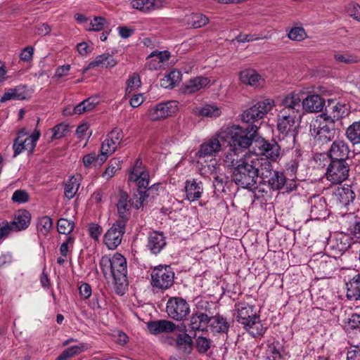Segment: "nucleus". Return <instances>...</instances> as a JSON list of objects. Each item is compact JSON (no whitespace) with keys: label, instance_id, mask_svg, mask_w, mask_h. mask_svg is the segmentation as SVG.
<instances>
[{"label":"nucleus","instance_id":"f257e3e1","mask_svg":"<svg viewBox=\"0 0 360 360\" xmlns=\"http://www.w3.org/2000/svg\"><path fill=\"white\" fill-rule=\"evenodd\" d=\"M302 117L295 115L279 112L277 115V129L278 131V142L274 140L267 141L264 139L255 142L259 148L257 153L264 154L265 157L276 161L280 156L281 148L289 150L293 148L298 134L297 125Z\"/></svg>","mask_w":360,"mask_h":360},{"label":"nucleus","instance_id":"f03ea898","mask_svg":"<svg viewBox=\"0 0 360 360\" xmlns=\"http://www.w3.org/2000/svg\"><path fill=\"white\" fill-rule=\"evenodd\" d=\"M262 155H250L232 171V181L238 186L255 191L258 177H266L270 169L269 160Z\"/></svg>","mask_w":360,"mask_h":360},{"label":"nucleus","instance_id":"7ed1b4c3","mask_svg":"<svg viewBox=\"0 0 360 360\" xmlns=\"http://www.w3.org/2000/svg\"><path fill=\"white\" fill-rule=\"evenodd\" d=\"M259 127L251 124L247 127H243L238 124H233L226 128H221L219 131V136L223 141H229L231 147L237 148L245 151V149L252 146V155L264 154L257 153L259 148L255 146V142L262 138H257Z\"/></svg>","mask_w":360,"mask_h":360},{"label":"nucleus","instance_id":"20e7f679","mask_svg":"<svg viewBox=\"0 0 360 360\" xmlns=\"http://www.w3.org/2000/svg\"><path fill=\"white\" fill-rule=\"evenodd\" d=\"M104 277L112 276L117 290L122 294V288L127 285V266L126 258L120 253L116 252L112 257L103 256L99 262Z\"/></svg>","mask_w":360,"mask_h":360},{"label":"nucleus","instance_id":"39448f33","mask_svg":"<svg viewBox=\"0 0 360 360\" xmlns=\"http://www.w3.org/2000/svg\"><path fill=\"white\" fill-rule=\"evenodd\" d=\"M233 315L236 321L243 325L252 337L262 336L264 334L266 328L257 314L255 306L245 302L236 303Z\"/></svg>","mask_w":360,"mask_h":360},{"label":"nucleus","instance_id":"423d86ee","mask_svg":"<svg viewBox=\"0 0 360 360\" xmlns=\"http://www.w3.org/2000/svg\"><path fill=\"white\" fill-rule=\"evenodd\" d=\"M175 274L169 265L155 266L150 274V285L154 292H163L170 288L174 281Z\"/></svg>","mask_w":360,"mask_h":360},{"label":"nucleus","instance_id":"0eeeda50","mask_svg":"<svg viewBox=\"0 0 360 360\" xmlns=\"http://www.w3.org/2000/svg\"><path fill=\"white\" fill-rule=\"evenodd\" d=\"M309 128L311 135L319 143H328L335 136V124L320 115L311 120Z\"/></svg>","mask_w":360,"mask_h":360},{"label":"nucleus","instance_id":"6e6552de","mask_svg":"<svg viewBox=\"0 0 360 360\" xmlns=\"http://www.w3.org/2000/svg\"><path fill=\"white\" fill-rule=\"evenodd\" d=\"M40 136L41 134L39 130H34L32 134L27 136L25 129H20L13 141V157L18 156L25 150L28 152L29 155L32 154Z\"/></svg>","mask_w":360,"mask_h":360},{"label":"nucleus","instance_id":"1a4fd4ad","mask_svg":"<svg viewBox=\"0 0 360 360\" xmlns=\"http://www.w3.org/2000/svg\"><path fill=\"white\" fill-rule=\"evenodd\" d=\"M274 106V101L270 98H261L254 105L244 110L241 120L246 123H255L262 119Z\"/></svg>","mask_w":360,"mask_h":360},{"label":"nucleus","instance_id":"9d476101","mask_svg":"<svg viewBox=\"0 0 360 360\" xmlns=\"http://www.w3.org/2000/svg\"><path fill=\"white\" fill-rule=\"evenodd\" d=\"M168 316L176 321H184L191 312L190 306L187 301L182 297H170L166 306Z\"/></svg>","mask_w":360,"mask_h":360},{"label":"nucleus","instance_id":"9b49d317","mask_svg":"<svg viewBox=\"0 0 360 360\" xmlns=\"http://www.w3.org/2000/svg\"><path fill=\"white\" fill-rule=\"evenodd\" d=\"M178 103L175 101L159 103L148 110V117L152 121L164 120L178 111Z\"/></svg>","mask_w":360,"mask_h":360},{"label":"nucleus","instance_id":"f8f14e48","mask_svg":"<svg viewBox=\"0 0 360 360\" xmlns=\"http://www.w3.org/2000/svg\"><path fill=\"white\" fill-rule=\"evenodd\" d=\"M126 223L123 220H117L105 233L103 242L109 250L116 249L122 243Z\"/></svg>","mask_w":360,"mask_h":360},{"label":"nucleus","instance_id":"ddd939ff","mask_svg":"<svg viewBox=\"0 0 360 360\" xmlns=\"http://www.w3.org/2000/svg\"><path fill=\"white\" fill-rule=\"evenodd\" d=\"M349 172L346 161L331 160L327 168L326 178L332 184H340L348 178Z\"/></svg>","mask_w":360,"mask_h":360},{"label":"nucleus","instance_id":"4468645a","mask_svg":"<svg viewBox=\"0 0 360 360\" xmlns=\"http://www.w3.org/2000/svg\"><path fill=\"white\" fill-rule=\"evenodd\" d=\"M223 141L219 136V131L212 138L205 139L199 146V149L196 153V157L198 158H213L221 150V143Z\"/></svg>","mask_w":360,"mask_h":360},{"label":"nucleus","instance_id":"2eb2a0df","mask_svg":"<svg viewBox=\"0 0 360 360\" xmlns=\"http://www.w3.org/2000/svg\"><path fill=\"white\" fill-rule=\"evenodd\" d=\"M282 108L279 112L295 115L302 117V101L298 94L292 92L286 95L281 102Z\"/></svg>","mask_w":360,"mask_h":360},{"label":"nucleus","instance_id":"dca6fc26","mask_svg":"<svg viewBox=\"0 0 360 360\" xmlns=\"http://www.w3.org/2000/svg\"><path fill=\"white\" fill-rule=\"evenodd\" d=\"M309 206V217L312 220L325 219L328 216V211L325 198L314 195L308 200Z\"/></svg>","mask_w":360,"mask_h":360},{"label":"nucleus","instance_id":"f3484780","mask_svg":"<svg viewBox=\"0 0 360 360\" xmlns=\"http://www.w3.org/2000/svg\"><path fill=\"white\" fill-rule=\"evenodd\" d=\"M347 114V108L345 104L333 100H329L325 112L320 115L335 124L336 121L345 117Z\"/></svg>","mask_w":360,"mask_h":360},{"label":"nucleus","instance_id":"a211bd4d","mask_svg":"<svg viewBox=\"0 0 360 360\" xmlns=\"http://www.w3.org/2000/svg\"><path fill=\"white\" fill-rule=\"evenodd\" d=\"M128 179L133 181L139 188H146L149 184L148 172L143 167L142 161L137 160L131 172L129 174Z\"/></svg>","mask_w":360,"mask_h":360},{"label":"nucleus","instance_id":"6ab92c4d","mask_svg":"<svg viewBox=\"0 0 360 360\" xmlns=\"http://www.w3.org/2000/svg\"><path fill=\"white\" fill-rule=\"evenodd\" d=\"M169 0H131L130 6L143 13H150L168 5Z\"/></svg>","mask_w":360,"mask_h":360},{"label":"nucleus","instance_id":"aec40b11","mask_svg":"<svg viewBox=\"0 0 360 360\" xmlns=\"http://www.w3.org/2000/svg\"><path fill=\"white\" fill-rule=\"evenodd\" d=\"M167 245L166 237L163 232L153 231L149 232L146 247L151 254L158 255Z\"/></svg>","mask_w":360,"mask_h":360},{"label":"nucleus","instance_id":"412c9836","mask_svg":"<svg viewBox=\"0 0 360 360\" xmlns=\"http://www.w3.org/2000/svg\"><path fill=\"white\" fill-rule=\"evenodd\" d=\"M328 153L331 160L346 161L349 153V148L345 141L338 139L333 142Z\"/></svg>","mask_w":360,"mask_h":360},{"label":"nucleus","instance_id":"4be33fe9","mask_svg":"<svg viewBox=\"0 0 360 360\" xmlns=\"http://www.w3.org/2000/svg\"><path fill=\"white\" fill-rule=\"evenodd\" d=\"M270 169L268 171L267 176L261 177L264 181H266L270 188L273 190H281L285 186L286 176L281 171H274L273 166L269 162Z\"/></svg>","mask_w":360,"mask_h":360},{"label":"nucleus","instance_id":"5701e85b","mask_svg":"<svg viewBox=\"0 0 360 360\" xmlns=\"http://www.w3.org/2000/svg\"><path fill=\"white\" fill-rule=\"evenodd\" d=\"M244 150H239L235 147H231L228 152L226 153L224 162L226 167H231L233 169L238 165L242 163L243 161L245 160L247 158H250V155H253L252 154H244Z\"/></svg>","mask_w":360,"mask_h":360},{"label":"nucleus","instance_id":"b1692460","mask_svg":"<svg viewBox=\"0 0 360 360\" xmlns=\"http://www.w3.org/2000/svg\"><path fill=\"white\" fill-rule=\"evenodd\" d=\"M211 318L207 314L197 311L192 314L188 325V330L189 332L205 330L207 324L210 322Z\"/></svg>","mask_w":360,"mask_h":360},{"label":"nucleus","instance_id":"393cba45","mask_svg":"<svg viewBox=\"0 0 360 360\" xmlns=\"http://www.w3.org/2000/svg\"><path fill=\"white\" fill-rule=\"evenodd\" d=\"M334 196L340 206L346 207L354 201L356 195L352 186L345 184L336 189Z\"/></svg>","mask_w":360,"mask_h":360},{"label":"nucleus","instance_id":"a878e982","mask_svg":"<svg viewBox=\"0 0 360 360\" xmlns=\"http://www.w3.org/2000/svg\"><path fill=\"white\" fill-rule=\"evenodd\" d=\"M302 105L307 112H319L323 110L325 101L319 95L312 94L303 99Z\"/></svg>","mask_w":360,"mask_h":360},{"label":"nucleus","instance_id":"bb28decb","mask_svg":"<svg viewBox=\"0 0 360 360\" xmlns=\"http://www.w3.org/2000/svg\"><path fill=\"white\" fill-rule=\"evenodd\" d=\"M119 219L127 222L130 215L131 200H129V195L127 192L121 191L119 195V199L117 203Z\"/></svg>","mask_w":360,"mask_h":360},{"label":"nucleus","instance_id":"cd10ccee","mask_svg":"<svg viewBox=\"0 0 360 360\" xmlns=\"http://www.w3.org/2000/svg\"><path fill=\"white\" fill-rule=\"evenodd\" d=\"M266 360H285V349L278 340L268 342L265 350Z\"/></svg>","mask_w":360,"mask_h":360},{"label":"nucleus","instance_id":"c85d7f7f","mask_svg":"<svg viewBox=\"0 0 360 360\" xmlns=\"http://www.w3.org/2000/svg\"><path fill=\"white\" fill-rule=\"evenodd\" d=\"M240 82L251 86H259L263 82V79L257 72L253 69L247 68L239 72Z\"/></svg>","mask_w":360,"mask_h":360},{"label":"nucleus","instance_id":"c756f323","mask_svg":"<svg viewBox=\"0 0 360 360\" xmlns=\"http://www.w3.org/2000/svg\"><path fill=\"white\" fill-rule=\"evenodd\" d=\"M186 199L195 201L201 198L203 193L202 183L195 179L187 180L185 183Z\"/></svg>","mask_w":360,"mask_h":360},{"label":"nucleus","instance_id":"7c9ffc66","mask_svg":"<svg viewBox=\"0 0 360 360\" xmlns=\"http://www.w3.org/2000/svg\"><path fill=\"white\" fill-rule=\"evenodd\" d=\"M208 22V18L199 13H191L190 14H187L182 19V23L184 25L195 29L206 25Z\"/></svg>","mask_w":360,"mask_h":360},{"label":"nucleus","instance_id":"2f4dec72","mask_svg":"<svg viewBox=\"0 0 360 360\" xmlns=\"http://www.w3.org/2000/svg\"><path fill=\"white\" fill-rule=\"evenodd\" d=\"M31 214L25 210H18L14 215L11 222L15 231H20L26 229L30 224Z\"/></svg>","mask_w":360,"mask_h":360},{"label":"nucleus","instance_id":"473e14b6","mask_svg":"<svg viewBox=\"0 0 360 360\" xmlns=\"http://www.w3.org/2000/svg\"><path fill=\"white\" fill-rule=\"evenodd\" d=\"M149 331L154 335L166 332H173L175 328V324L167 320L154 321L148 323Z\"/></svg>","mask_w":360,"mask_h":360},{"label":"nucleus","instance_id":"72a5a7b5","mask_svg":"<svg viewBox=\"0 0 360 360\" xmlns=\"http://www.w3.org/2000/svg\"><path fill=\"white\" fill-rule=\"evenodd\" d=\"M210 83V79L206 77H196L188 81L184 86V92L186 94L195 93L205 87Z\"/></svg>","mask_w":360,"mask_h":360},{"label":"nucleus","instance_id":"f704fd0d","mask_svg":"<svg viewBox=\"0 0 360 360\" xmlns=\"http://www.w3.org/2000/svg\"><path fill=\"white\" fill-rule=\"evenodd\" d=\"M346 285L347 298L350 300H360V274L354 276Z\"/></svg>","mask_w":360,"mask_h":360},{"label":"nucleus","instance_id":"c9c22d12","mask_svg":"<svg viewBox=\"0 0 360 360\" xmlns=\"http://www.w3.org/2000/svg\"><path fill=\"white\" fill-rule=\"evenodd\" d=\"M117 61L110 54H102L98 56L93 61L89 63L90 68L104 67L105 68L115 67Z\"/></svg>","mask_w":360,"mask_h":360},{"label":"nucleus","instance_id":"e433bc0d","mask_svg":"<svg viewBox=\"0 0 360 360\" xmlns=\"http://www.w3.org/2000/svg\"><path fill=\"white\" fill-rule=\"evenodd\" d=\"M210 327L213 332L219 333H226L229 329V323L226 319L220 315L210 317Z\"/></svg>","mask_w":360,"mask_h":360},{"label":"nucleus","instance_id":"4c0bfd02","mask_svg":"<svg viewBox=\"0 0 360 360\" xmlns=\"http://www.w3.org/2000/svg\"><path fill=\"white\" fill-rule=\"evenodd\" d=\"M53 226V221L48 216H42L38 218L37 221V231L39 238L46 237Z\"/></svg>","mask_w":360,"mask_h":360},{"label":"nucleus","instance_id":"58836bf2","mask_svg":"<svg viewBox=\"0 0 360 360\" xmlns=\"http://www.w3.org/2000/svg\"><path fill=\"white\" fill-rule=\"evenodd\" d=\"M79 181V177L72 176L65 183L64 194L67 198L72 199L75 197L80 186Z\"/></svg>","mask_w":360,"mask_h":360},{"label":"nucleus","instance_id":"ea45409f","mask_svg":"<svg viewBox=\"0 0 360 360\" xmlns=\"http://www.w3.org/2000/svg\"><path fill=\"white\" fill-rule=\"evenodd\" d=\"M347 139L353 144H360V120L350 124L345 131Z\"/></svg>","mask_w":360,"mask_h":360},{"label":"nucleus","instance_id":"a19ab883","mask_svg":"<svg viewBox=\"0 0 360 360\" xmlns=\"http://www.w3.org/2000/svg\"><path fill=\"white\" fill-rule=\"evenodd\" d=\"M181 77V74L179 71L172 70L160 79V86L165 89H172L175 86L176 82L180 81Z\"/></svg>","mask_w":360,"mask_h":360},{"label":"nucleus","instance_id":"79ce46f5","mask_svg":"<svg viewBox=\"0 0 360 360\" xmlns=\"http://www.w3.org/2000/svg\"><path fill=\"white\" fill-rule=\"evenodd\" d=\"M176 346L179 349L184 352H190L193 347L192 338L187 333L179 334L176 340Z\"/></svg>","mask_w":360,"mask_h":360},{"label":"nucleus","instance_id":"37998d69","mask_svg":"<svg viewBox=\"0 0 360 360\" xmlns=\"http://www.w3.org/2000/svg\"><path fill=\"white\" fill-rule=\"evenodd\" d=\"M117 146L115 142L110 141L108 139H105L101 147L100 160L101 162H104L108 157L112 155L117 149Z\"/></svg>","mask_w":360,"mask_h":360},{"label":"nucleus","instance_id":"c03bdc74","mask_svg":"<svg viewBox=\"0 0 360 360\" xmlns=\"http://www.w3.org/2000/svg\"><path fill=\"white\" fill-rule=\"evenodd\" d=\"M25 98L24 93L20 89H10L2 95L0 102L5 103L11 100H23Z\"/></svg>","mask_w":360,"mask_h":360},{"label":"nucleus","instance_id":"a18cd8bd","mask_svg":"<svg viewBox=\"0 0 360 360\" xmlns=\"http://www.w3.org/2000/svg\"><path fill=\"white\" fill-rule=\"evenodd\" d=\"M106 23V20L103 17L96 16L93 20L89 21L86 25H84V28L88 31L98 32L104 28Z\"/></svg>","mask_w":360,"mask_h":360},{"label":"nucleus","instance_id":"49530a36","mask_svg":"<svg viewBox=\"0 0 360 360\" xmlns=\"http://www.w3.org/2000/svg\"><path fill=\"white\" fill-rule=\"evenodd\" d=\"M75 223L67 219L60 218L57 222V229L59 233L68 235L74 229Z\"/></svg>","mask_w":360,"mask_h":360},{"label":"nucleus","instance_id":"de8ad7c7","mask_svg":"<svg viewBox=\"0 0 360 360\" xmlns=\"http://www.w3.org/2000/svg\"><path fill=\"white\" fill-rule=\"evenodd\" d=\"M212 346L211 339L204 336H198L195 340V347L200 354H205Z\"/></svg>","mask_w":360,"mask_h":360},{"label":"nucleus","instance_id":"09e8293b","mask_svg":"<svg viewBox=\"0 0 360 360\" xmlns=\"http://www.w3.org/2000/svg\"><path fill=\"white\" fill-rule=\"evenodd\" d=\"M334 58L338 63L346 64H352L360 61L359 56L348 53H337L334 55Z\"/></svg>","mask_w":360,"mask_h":360},{"label":"nucleus","instance_id":"8fccbe9b","mask_svg":"<svg viewBox=\"0 0 360 360\" xmlns=\"http://www.w3.org/2000/svg\"><path fill=\"white\" fill-rule=\"evenodd\" d=\"M141 82L140 76L137 73H133L129 77L127 81L126 94H130L141 86Z\"/></svg>","mask_w":360,"mask_h":360},{"label":"nucleus","instance_id":"3c124183","mask_svg":"<svg viewBox=\"0 0 360 360\" xmlns=\"http://www.w3.org/2000/svg\"><path fill=\"white\" fill-rule=\"evenodd\" d=\"M200 115L208 117H217L221 115V110L216 105H205L200 110Z\"/></svg>","mask_w":360,"mask_h":360},{"label":"nucleus","instance_id":"603ef678","mask_svg":"<svg viewBox=\"0 0 360 360\" xmlns=\"http://www.w3.org/2000/svg\"><path fill=\"white\" fill-rule=\"evenodd\" d=\"M288 37L292 41H301L307 37V33L303 27H295L290 30Z\"/></svg>","mask_w":360,"mask_h":360},{"label":"nucleus","instance_id":"864d4df0","mask_svg":"<svg viewBox=\"0 0 360 360\" xmlns=\"http://www.w3.org/2000/svg\"><path fill=\"white\" fill-rule=\"evenodd\" d=\"M99 158L100 155H96L95 153L86 154L82 158L83 164L86 168H90L96 165H101L103 162H101Z\"/></svg>","mask_w":360,"mask_h":360},{"label":"nucleus","instance_id":"5fc2aeb1","mask_svg":"<svg viewBox=\"0 0 360 360\" xmlns=\"http://www.w3.org/2000/svg\"><path fill=\"white\" fill-rule=\"evenodd\" d=\"M347 219H354V224L349 229L350 234L352 238L355 240L356 242L360 243V221L356 220V217L353 214L349 213L346 215Z\"/></svg>","mask_w":360,"mask_h":360},{"label":"nucleus","instance_id":"6e6d98bb","mask_svg":"<svg viewBox=\"0 0 360 360\" xmlns=\"http://www.w3.org/2000/svg\"><path fill=\"white\" fill-rule=\"evenodd\" d=\"M170 58V53L168 51H153L148 57V59L151 58V62L158 63H164L168 60Z\"/></svg>","mask_w":360,"mask_h":360},{"label":"nucleus","instance_id":"4d7b16f0","mask_svg":"<svg viewBox=\"0 0 360 360\" xmlns=\"http://www.w3.org/2000/svg\"><path fill=\"white\" fill-rule=\"evenodd\" d=\"M51 139H60L64 137L68 131V125L61 123L55 126L53 129Z\"/></svg>","mask_w":360,"mask_h":360},{"label":"nucleus","instance_id":"13d9d810","mask_svg":"<svg viewBox=\"0 0 360 360\" xmlns=\"http://www.w3.org/2000/svg\"><path fill=\"white\" fill-rule=\"evenodd\" d=\"M345 327L347 330H357L360 331V314H352L348 319Z\"/></svg>","mask_w":360,"mask_h":360},{"label":"nucleus","instance_id":"bf43d9fd","mask_svg":"<svg viewBox=\"0 0 360 360\" xmlns=\"http://www.w3.org/2000/svg\"><path fill=\"white\" fill-rule=\"evenodd\" d=\"M124 137L123 131L118 127L114 128L108 135L107 139L110 141L115 142V145L118 146Z\"/></svg>","mask_w":360,"mask_h":360},{"label":"nucleus","instance_id":"052dcab7","mask_svg":"<svg viewBox=\"0 0 360 360\" xmlns=\"http://www.w3.org/2000/svg\"><path fill=\"white\" fill-rule=\"evenodd\" d=\"M12 200L17 203H25L29 200V195L24 190H17L12 195Z\"/></svg>","mask_w":360,"mask_h":360},{"label":"nucleus","instance_id":"680f3d73","mask_svg":"<svg viewBox=\"0 0 360 360\" xmlns=\"http://www.w3.org/2000/svg\"><path fill=\"white\" fill-rule=\"evenodd\" d=\"M227 181V176L224 174H215L214 176L213 186L218 191H224V184Z\"/></svg>","mask_w":360,"mask_h":360},{"label":"nucleus","instance_id":"e2e57ef3","mask_svg":"<svg viewBox=\"0 0 360 360\" xmlns=\"http://www.w3.org/2000/svg\"><path fill=\"white\" fill-rule=\"evenodd\" d=\"M131 200V207H134L135 209L138 210L141 207H143L144 205H147L148 203V200L143 196L142 194V191H139V196L136 195L133 199Z\"/></svg>","mask_w":360,"mask_h":360},{"label":"nucleus","instance_id":"0e129e2a","mask_svg":"<svg viewBox=\"0 0 360 360\" xmlns=\"http://www.w3.org/2000/svg\"><path fill=\"white\" fill-rule=\"evenodd\" d=\"M160 184H153L147 188L145 191H142V194L148 200V202L158 195Z\"/></svg>","mask_w":360,"mask_h":360},{"label":"nucleus","instance_id":"69168bd1","mask_svg":"<svg viewBox=\"0 0 360 360\" xmlns=\"http://www.w3.org/2000/svg\"><path fill=\"white\" fill-rule=\"evenodd\" d=\"M34 51V48L31 46H28L24 48L20 53V60L24 62L32 61L33 58Z\"/></svg>","mask_w":360,"mask_h":360},{"label":"nucleus","instance_id":"338daca9","mask_svg":"<svg viewBox=\"0 0 360 360\" xmlns=\"http://www.w3.org/2000/svg\"><path fill=\"white\" fill-rule=\"evenodd\" d=\"M347 11L354 19L360 21V6L351 3L347 6Z\"/></svg>","mask_w":360,"mask_h":360},{"label":"nucleus","instance_id":"774afa93","mask_svg":"<svg viewBox=\"0 0 360 360\" xmlns=\"http://www.w3.org/2000/svg\"><path fill=\"white\" fill-rule=\"evenodd\" d=\"M347 360H360V348L352 346L347 352Z\"/></svg>","mask_w":360,"mask_h":360}]
</instances>
